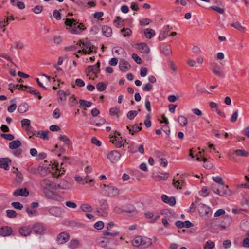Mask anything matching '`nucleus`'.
<instances>
[{"mask_svg": "<svg viewBox=\"0 0 249 249\" xmlns=\"http://www.w3.org/2000/svg\"><path fill=\"white\" fill-rule=\"evenodd\" d=\"M78 23V22L73 18H66L65 22V25L69 27L68 29L69 32L73 34H79L81 31L86 29L82 24L80 23L79 25H77Z\"/></svg>", "mask_w": 249, "mask_h": 249, "instance_id": "obj_1", "label": "nucleus"}, {"mask_svg": "<svg viewBox=\"0 0 249 249\" xmlns=\"http://www.w3.org/2000/svg\"><path fill=\"white\" fill-rule=\"evenodd\" d=\"M132 245L136 247H142V248H147L152 245V241L150 238L147 237L142 238L141 236H137L132 240Z\"/></svg>", "mask_w": 249, "mask_h": 249, "instance_id": "obj_2", "label": "nucleus"}, {"mask_svg": "<svg viewBox=\"0 0 249 249\" xmlns=\"http://www.w3.org/2000/svg\"><path fill=\"white\" fill-rule=\"evenodd\" d=\"M40 184L43 190L50 189L56 190V182H53L48 178L42 179Z\"/></svg>", "mask_w": 249, "mask_h": 249, "instance_id": "obj_3", "label": "nucleus"}, {"mask_svg": "<svg viewBox=\"0 0 249 249\" xmlns=\"http://www.w3.org/2000/svg\"><path fill=\"white\" fill-rule=\"evenodd\" d=\"M104 191L107 197H115L120 194L119 190L112 186H107V189H105Z\"/></svg>", "mask_w": 249, "mask_h": 249, "instance_id": "obj_4", "label": "nucleus"}, {"mask_svg": "<svg viewBox=\"0 0 249 249\" xmlns=\"http://www.w3.org/2000/svg\"><path fill=\"white\" fill-rule=\"evenodd\" d=\"M100 63L99 62H98L95 65L88 66L85 71V72L87 73V76H89V74L91 72H92L95 74H97L99 73L100 71Z\"/></svg>", "mask_w": 249, "mask_h": 249, "instance_id": "obj_5", "label": "nucleus"}, {"mask_svg": "<svg viewBox=\"0 0 249 249\" xmlns=\"http://www.w3.org/2000/svg\"><path fill=\"white\" fill-rule=\"evenodd\" d=\"M121 157V154L117 150L111 151L107 155V158L112 163L117 162Z\"/></svg>", "mask_w": 249, "mask_h": 249, "instance_id": "obj_6", "label": "nucleus"}, {"mask_svg": "<svg viewBox=\"0 0 249 249\" xmlns=\"http://www.w3.org/2000/svg\"><path fill=\"white\" fill-rule=\"evenodd\" d=\"M109 240L110 238H107L105 237H99L97 238L96 242L99 247L104 249H108L110 242Z\"/></svg>", "mask_w": 249, "mask_h": 249, "instance_id": "obj_7", "label": "nucleus"}, {"mask_svg": "<svg viewBox=\"0 0 249 249\" xmlns=\"http://www.w3.org/2000/svg\"><path fill=\"white\" fill-rule=\"evenodd\" d=\"M49 213L53 216L59 217L63 213V211L60 207H53L49 209Z\"/></svg>", "mask_w": 249, "mask_h": 249, "instance_id": "obj_8", "label": "nucleus"}, {"mask_svg": "<svg viewBox=\"0 0 249 249\" xmlns=\"http://www.w3.org/2000/svg\"><path fill=\"white\" fill-rule=\"evenodd\" d=\"M69 239V235L67 232H63L60 233L57 237L56 241L58 244H62L66 243Z\"/></svg>", "mask_w": 249, "mask_h": 249, "instance_id": "obj_9", "label": "nucleus"}, {"mask_svg": "<svg viewBox=\"0 0 249 249\" xmlns=\"http://www.w3.org/2000/svg\"><path fill=\"white\" fill-rule=\"evenodd\" d=\"M56 190H67L70 188V184L66 180H61L59 183L56 182Z\"/></svg>", "mask_w": 249, "mask_h": 249, "instance_id": "obj_10", "label": "nucleus"}, {"mask_svg": "<svg viewBox=\"0 0 249 249\" xmlns=\"http://www.w3.org/2000/svg\"><path fill=\"white\" fill-rule=\"evenodd\" d=\"M29 192L26 188H23L15 190L13 195L15 196H21L26 197L28 196Z\"/></svg>", "mask_w": 249, "mask_h": 249, "instance_id": "obj_11", "label": "nucleus"}, {"mask_svg": "<svg viewBox=\"0 0 249 249\" xmlns=\"http://www.w3.org/2000/svg\"><path fill=\"white\" fill-rule=\"evenodd\" d=\"M230 194V190L229 189V187L227 185H222L220 186L218 195L223 196L227 197Z\"/></svg>", "mask_w": 249, "mask_h": 249, "instance_id": "obj_12", "label": "nucleus"}, {"mask_svg": "<svg viewBox=\"0 0 249 249\" xmlns=\"http://www.w3.org/2000/svg\"><path fill=\"white\" fill-rule=\"evenodd\" d=\"M32 231V228L31 227L28 226H24L19 229V233L21 236L26 237L31 233Z\"/></svg>", "mask_w": 249, "mask_h": 249, "instance_id": "obj_13", "label": "nucleus"}, {"mask_svg": "<svg viewBox=\"0 0 249 249\" xmlns=\"http://www.w3.org/2000/svg\"><path fill=\"white\" fill-rule=\"evenodd\" d=\"M32 228L33 229L35 233L40 235L43 234L45 231L44 227L40 224H35Z\"/></svg>", "mask_w": 249, "mask_h": 249, "instance_id": "obj_14", "label": "nucleus"}, {"mask_svg": "<svg viewBox=\"0 0 249 249\" xmlns=\"http://www.w3.org/2000/svg\"><path fill=\"white\" fill-rule=\"evenodd\" d=\"M142 125V123H140L139 124V126H138L137 124H134L133 125L130 126H127L126 128L129 130V133L132 134L134 135L135 133L141 131L142 129V128L141 127V126Z\"/></svg>", "mask_w": 249, "mask_h": 249, "instance_id": "obj_15", "label": "nucleus"}, {"mask_svg": "<svg viewBox=\"0 0 249 249\" xmlns=\"http://www.w3.org/2000/svg\"><path fill=\"white\" fill-rule=\"evenodd\" d=\"M11 160L7 158H0V167L7 170L9 169V165L11 163Z\"/></svg>", "mask_w": 249, "mask_h": 249, "instance_id": "obj_16", "label": "nucleus"}, {"mask_svg": "<svg viewBox=\"0 0 249 249\" xmlns=\"http://www.w3.org/2000/svg\"><path fill=\"white\" fill-rule=\"evenodd\" d=\"M13 230L8 226L3 227L0 229V234L2 236H8L12 234Z\"/></svg>", "mask_w": 249, "mask_h": 249, "instance_id": "obj_17", "label": "nucleus"}, {"mask_svg": "<svg viewBox=\"0 0 249 249\" xmlns=\"http://www.w3.org/2000/svg\"><path fill=\"white\" fill-rule=\"evenodd\" d=\"M161 199L164 203L171 206H174L176 204V199L174 197H169L167 196L164 195L162 196Z\"/></svg>", "mask_w": 249, "mask_h": 249, "instance_id": "obj_18", "label": "nucleus"}, {"mask_svg": "<svg viewBox=\"0 0 249 249\" xmlns=\"http://www.w3.org/2000/svg\"><path fill=\"white\" fill-rule=\"evenodd\" d=\"M119 67L122 72H126L130 69L131 66L128 62L123 60L120 62Z\"/></svg>", "mask_w": 249, "mask_h": 249, "instance_id": "obj_19", "label": "nucleus"}, {"mask_svg": "<svg viewBox=\"0 0 249 249\" xmlns=\"http://www.w3.org/2000/svg\"><path fill=\"white\" fill-rule=\"evenodd\" d=\"M172 27L170 28L169 25L166 26L164 27V31H161L159 36L160 40H163L168 36V33Z\"/></svg>", "mask_w": 249, "mask_h": 249, "instance_id": "obj_20", "label": "nucleus"}, {"mask_svg": "<svg viewBox=\"0 0 249 249\" xmlns=\"http://www.w3.org/2000/svg\"><path fill=\"white\" fill-rule=\"evenodd\" d=\"M43 192L47 198L49 199H56L59 197L56 194L52 191V189L43 190Z\"/></svg>", "mask_w": 249, "mask_h": 249, "instance_id": "obj_21", "label": "nucleus"}, {"mask_svg": "<svg viewBox=\"0 0 249 249\" xmlns=\"http://www.w3.org/2000/svg\"><path fill=\"white\" fill-rule=\"evenodd\" d=\"M231 26L234 28L242 33L246 32L247 30L246 28L238 21L232 23L231 24Z\"/></svg>", "mask_w": 249, "mask_h": 249, "instance_id": "obj_22", "label": "nucleus"}, {"mask_svg": "<svg viewBox=\"0 0 249 249\" xmlns=\"http://www.w3.org/2000/svg\"><path fill=\"white\" fill-rule=\"evenodd\" d=\"M103 34L106 37H110L112 35V29L107 26L104 25L102 27Z\"/></svg>", "mask_w": 249, "mask_h": 249, "instance_id": "obj_23", "label": "nucleus"}, {"mask_svg": "<svg viewBox=\"0 0 249 249\" xmlns=\"http://www.w3.org/2000/svg\"><path fill=\"white\" fill-rule=\"evenodd\" d=\"M137 48L143 53H148L149 52L150 49L147 45L144 43H142L137 44Z\"/></svg>", "mask_w": 249, "mask_h": 249, "instance_id": "obj_24", "label": "nucleus"}, {"mask_svg": "<svg viewBox=\"0 0 249 249\" xmlns=\"http://www.w3.org/2000/svg\"><path fill=\"white\" fill-rule=\"evenodd\" d=\"M110 142L114 144L117 148H120L121 147H124L126 141L124 140V142L122 141H118L117 139H111Z\"/></svg>", "mask_w": 249, "mask_h": 249, "instance_id": "obj_25", "label": "nucleus"}, {"mask_svg": "<svg viewBox=\"0 0 249 249\" xmlns=\"http://www.w3.org/2000/svg\"><path fill=\"white\" fill-rule=\"evenodd\" d=\"M98 202L101 208V210H107L108 208L109 204L107 199L104 198L99 199Z\"/></svg>", "mask_w": 249, "mask_h": 249, "instance_id": "obj_26", "label": "nucleus"}, {"mask_svg": "<svg viewBox=\"0 0 249 249\" xmlns=\"http://www.w3.org/2000/svg\"><path fill=\"white\" fill-rule=\"evenodd\" d=\"M57 94L59 96V99L61 102L59 101V103L61 105H64V102L66 100V93L65 91L62 90H59L57 92Z\"/></svg>", "mask_w": 249, "mask_h": 249, "instance_id": "obj_27", "label": "nucleus"}, {"mask_svg": "<svg viewBox=\"0 0 249 249\" xmlns=\"http://www.w3.org/2000/svg\"><path fill=\"white\" fill-rule=\"evenodd\" d=\"M21 145V143L19 140L13 141L9 143V148L11 149H18Z\"/></svg>", "mask_w": 249, "mask_h": 249, "instance_id": "obj_28", "label": "nucleus"}, {"mask_svg": "<svg viewBox=\"0 0 249 249\" xmlns=\"http://www.w3.org/2000/svg\"><path fill=\"white\" fill-rule=\"evenodd\" d=\"M146 38L150 39L155 35V32L152 29L147 28L144 32Z\"/></svg>", "mask_w": 249, "mask_h": 249, "instance_id": "obj_29", "label": "nucleus"}, {"mask_svg": "<svg viewBox=\"0 0 249 249\" xmlns=\"http://www.w3.org/2000/svg\"><path fill=\"white\" fill-rule=\"evenodd\" d=\"M80 208L82 211L85 212H91L93 211L92 207L88 204H82Z\"/></svg>", "mask_w": 249, "mask_h": 249, "instance_id": "obj_30", "label": "nucleus"}, {"mask_svg": "<svg viewBox=\"0 0 249 249\" xmlns=\"http://www.w3.org/2000/svg\"><path fill=\"white\" fill-rule=\"evenodd\" d=\"M162 53L166 55H169L171 53V48L169 45H165L161 47Z\"/></svg>", "mask_w": 249, "mask_h": 249, "instance_id": "obj_31", "label": "nucleus"}, {"mask_svg": "<svg viewBox=\"0 0 249 249\" xmlns=\"http://www.w3.org/2000/svg\"><path fill=\"white\" fill-rule=\"evenodd\" d=\"M234 153L236 154L237 156L242 157H247L249 155V153L245 150L238 149L235 150Z\"/></svg>", "mask_w": 249, "mask_h": 249, "instance_id": "obj_32", "label": "nucleus"}, {"mask_svg": "<svg viewBox=\"0 0 249 249\" xmlns=\"http://www.w3.org/2000/svg\"><path fill=\"white\" fill-rule=\"evenodd\" d=\"M24 47V44L21 41L16 42L14 45L11 46L10 50L12 51L13 48H14L16 49H22Z\"/></svg>", "mask_w": 249, "mask_h": 249, "instance_id": "obj_33", "label": "nucleus"}, {"mask_svg": "<svg viewBox=\"0 0 249 249\" xmlns=\"http://www.w3.org/2000/svg\"><path fill=\"white\" fill-rule=\"evenodd\" d=\"M178 122L179 124L182 126H185L187 124V118L182 115H180L178 118Z\"/></svg>", "mask_w": 249, "mask_h": 249, "instance_id": "obj_34", "label": "nucleus"}, {"mask_svg": "<svg viewBox=\"0 0 249 249\" xmlns=\"http://www.w3.org/2000/svg\"><path fill=\"white\" fill-rule=\"evenodd\" d=\"M12 88H18V89L22 90V89H23V88L27 89V86H24L23 85H18V84L13 85V84H10L9 85V89H10V91L12 92H13V91L12 90Z\"/></svg>", "mask_w": 249, "mask_h": 249, "instance_id": "obj_35", "label": "nucleus"}, {"mask_svg": "<svg viewBox=\"0 0 249 249\" xmlns=\"http://www.w3.org/2000/svg\"><path fill=\"white\" fill-rule=\"evenodd\" d=\"M124 212H126L128 213H136V210L135 207L131 204L128 205V208L127 209H124Z\"/></svg>", "mask_w": 249, "mask_h": 249, "instance_id": "obj_36", "label": "nucleus"}, {"mask_svg": "<svg viewBox=\"0 0 249 249\" xmlns=\"http://www.w3.org/2000/svg\"><path fill=\"white\" fill-rule=\"evenodd\" d=\"M59 139L64 142L67 146H69L71 144L70 140L66 135H60L59 137Z\"/></svg>", "mask_w": 249, "mask_h": 249, "instance_id": "obj_37", "label": "nucleus"}, {"mask_svg": "<svg viewBox=\"0 0 249 249\" xmlns=\"http://www.w3.org/2000/svg\"><path fill=\"white\" fill-rule=\"evenodd\" d=\"M26 104H22L19 106L18 107V111L20 113H23L26 112L28 109V107Z\"/></svg>", "mask_w": 249, "mask_h": 249, "instance_id": "obj_38", "label": "nucleus"}, {"mask_svg": "<svg viewBox=\"0 0 249 249\" xmlns=\"http://www.w3.org/2000/svg\"><path fill=\"white\" fill-rule=\"evenodd\" d=\"M215 247L214 242L208 240L206 242L205 246L204 247V249H213Z\"/></svg>", "mask_w": 249, "mask_h": 249, "instance_id": "obj_39", "label": "nucleus"}, {"mask_svg": "<svg viewBox=\"0 0 249 249\" xmlns=\"http://www.w3.org/2000/svg\"><path fill=\"white\" fill-rule=\"evenodd\" d=\"M79 245V242L77 240L74 239L71 240L69 244V247L71 249L77 248Z\"/></svg>", "mask_w": 249, "mask_h": 249, "instance_id": "obj_40", "label": "nucleus"}, {"mask_svg": "<svg viewBox=\"0 0 249 249\" xmlns=\"http://www.w3.org/2000/svg\"><path fill=\"white\" fill-rule=\"evenodd\" d=\"M27 89H28V90H27V92L34 94L38 95V98L39 99H41L42 98V97L40 95L39 93L34 88H33L31 87L27 86Z\"/></svg>", "mask_w": 249, "mask_h": 249, "instance_id": "obj_41", "label": "nucleus"}, {"mask_svg": "<svg viewBox=\"0 0 249 249\" xmlns=\"http://www.w3.org/2000/svg\"><path fill=\"white\" fill-rule=\"evenodd\" d=\"M126 143L129 145L128 149L131 153H134L136 152L135 144L134 142H131L130 143L126 142Z\"/></svg>", "mask_w": 249, "mask_h": 249, "instance_id": "obj_42", "label": "nucleus"}, {"mask_svg": "<svg viewBox=\"0 0 249 249\" xmlns=\"http://www.w3.org/2000/svg\"><path fill=\"white\" fill-rule=\"evenodd\" d=\"M121 32L124 37L130 36L132 34V31L129 28H123L121 30Z\"/></svg>", "mask_w": 249, "mask_h": 249, "instance_id": "obj_43", "label": "nucleus"}, {"mask_svg": "<svg viewBox=\"0 0 249 249\" xmlns=\"http://www.w3.org/2000/svg\"><path fill=\"white\" fill-rule=\"evenodd\" d=\"M144 124L146 127H150L151 126V116L149 114L146 115V118L144 121Z\"/></svg>", "mask_w": 249, "mask_h": 249, "instance_id": "obj_44", "label": "nucleus"}, {"mask_svg": "<svg viewBox=\"0 0 249 249\" xmlns=\"http://www.w3.org/2000/svg\"><path fill=\"white\" fill-rule=\"evenodd\" d=\"M138 111L135 110H131L128 112L127 114V117L130 120H132L137 115Z\"/></svg>", "mask_w": 249, "mask_h": 249, "instance_id": "obj_45", "label": "nucleus"}, {"mask_svg": "<svg viewBox=\"0 0 249 249\" xmlns=\"http://www.w3.org/2000/svg\"><path fill=\"white\" fill-rule=\"evenodd\" d=\"M79 103L81 106L86 107H89L92 104V103L90 101H87L86 100L82 99L79 100Z\"/></svg>", "mask_w": 249, "mask_h": 249, "instance_id": "obj_46", "label": "nucleus"}, {"mask_svg": "<svg viewBox=\"0 0 249 249\" xmlns=\"http://www.w3.org/2000/svg\"><path fill=\"white\" fill-rule=\"evenodd\" d=\"M6 213L7 216L10 218H15L17 215L16 211L13 210H7Z\"/></svg>", "mask_w": 249, "mask_h": 249, "instance_id": "obj_47", "label": "nucleus"}, {"mask_svg": "<svg viewBox=\"0 0 249 249\" xmlns=\"http://www.w3.org/2000/svg\"><path fill=\"white\" fill-rule=\"evenodd\" d=\"M212 178L214 181L219 184L220 186L224 185V182L223 181L222 178L220 176L213 177Z\"/></svg>", "mask_w": 249, "mask_h": 249, "instance_id": "obj_48", "label": "nucleus"}, {"mask_svg": "<svg viewBox=\"0 0 249 249\" xmlns=\"http://www.w3.org/2000/svg\"><path fill=\"white\" fill-rule=\"evenodd\" d=\"M96 88L100 91H104L106 89V85L104 82H99L97 84Z\"/></svg>", "mask_w": 249, "mask_h": 249, "instance_id": "obj_49", "label": "nucleus"}, {"mask_svg": "<svg viewBox=\"0 0 249 249\" xmlns=\"http://www.w3.org/2000/svg\"><path fill=\"white\" fill-rule=\"evenodd\" d=\"M21 124L23 127L25 126H27V128L26 130H27L29 128V127H31L30 120L28 119H23L21 121Z\"/></svg>", "mask_w": 249, "mask_h": 249, "instance_id": "obj_50", "label": "nucleus"}, {"mask_svg": "<svg viewBox=\"0 0 249 249\" xmlns=\"http://www.w3.org/2000/svg\"><path fill=\"white\" fill-rule=\"evenodd\" d=\"M43 10V6L41 5L36 6L35 8L32 9V11L36 14L40 13Z\"/></svg>", "mask_w": 249, "mask_h": 249, "instance_id": "obj_51", "label": "nucleus"}, {"mask_svg": "<svg viewBox=\"0 0 249 249\" xmlns=\"http://www.w3.org/2000/svg\"><path fill=\"white\" fill-rule=\"evenodd\" d=\"M65 205L67 207L72 209H76L77 207V204L75 203L70 201H66Z\"/></svg>", "mask_w": 249, "mask_h": 249, "instance_id": "obj_52", "label": "nucleus"}, {"mask_svg": "<svg viewBox=\"0 0 249 249\" xmlns=\"http://www.w3.org/2000/svg\"><path fill=\"white\" fill-rule=\"evenodd\" d=\"M220 186H218L216 184H212L211 185V189L214 193L218 194Z\"/></svg>", "mask_w": 249, "mask_h": 249, "instance_id": "obj_53", "label": "nucleus"}, {"mask_svg": "<svg viewBox=\"0 0 249 249\" xmlns=\"http://www.w3.org/2000/svg\"><path fill=\"white\" fill-rule=\"evenodd\" d=\"M1 137L9 141H12L14 139V136L11 134H1Z\"/></svg>", "mask_w": 249, "mask_h": 249, "instance_id": "obj_54", "label": "nucleus"}, {"mask_svg": "<svg viewBox=\"0 0 249 249\" xmlns=\"http://www.w3.org/2000/svg\"><path fill=\"white\" fill-rule=\"evenodd\" d=\"M103 234L104 236H110L112 237H115L118 235V232H111L108 231H103Z\"/></svg>", "mask_w": 249, "mask_h": 249, "instance_id": "obj_55", "label": "nucleus"}, {"mask_svg": "<svg viewBox=\"0 0 249 249\" xmlns=\"http://www.w3.org/2000/svg\"><path fill=\"white\" fill-rule=\"evenodd\" d=\"M11 205L15 208L18 210H21L23 208V205L18 202H14L11 203Z\"/></svg>", "mask_w": 249, "mask_h": 249, "instance_id": "obj_56", "label": "nucleus"}, {"mask_svg": "<svg viewBox=\"0 0 249 249\" xmlns=\"http://www.w3.org/2000/svg\"><path fill=\"white\" fill-rule=\"evenodd\" d=\"M23 176L21 172L18 173L16 176V181L19 184L21 183L23 180Z\"/></svg>", "mask_w": 249, "mask_h": 249, "instance_id": "obj_57", "label": "nucleus"}, {"mask_svg": "<svg viewBox=\"0 0 249 249\" xmlns=\"http://www.w3.org/2000/svg\"><path fill=\"white\" fill-rule=\"evenodd\" d=\"M104 226V223L102 221H98L95 223L94 227L97 230H101Z\"/></svg>", "mask_w": 249, "mask_h": 249, "instance_id": "obj_58", "label": "nucleus"}, {"mask_svg": "<svg viewBox=\"0 0 249 249\" xmlns=\"http://www.w3.org/2000/svg\"><path fill=\"white\" fill-rule=\"evenodd\" d=\"M211 9L213 10H214L216 12H217L218 13H220V14H222L224 13V9H223V8H221L220 7H219L218 6H212L210 7Z\"/></svg>", "mask_w": 249, "mask_h": 249, "instance_id": "obj_59", "label": "nucleus"}, {"mask_svg": "<svg viewBox=\"0 0 249 249\" xmlns=\"http://www.w3.org/2000/svg\"><path fill=\"white\" fill-rule=\"evenodd\" d=\"M65 170L64 169L61 171L59 170L58 168H56V171L53 173V175L56 178H58L59 177L61 176L62 175L64 174Z\"/></svg>", "mask_w": 249, "mask_h": 249, "instance_id": "obj_60", "label": "nucleus"}, {"mask_svg": "<svg viewBox=\"0 0 249 249\" xmlns=\"http://www.w3.org/2000/svg\"><path fill=\"white\" fill-rule=\"evenodd\" d=\"M225 213V211L222 209H218L214 213V217H219L221 215H224Z\"/></svg>", "mask_w": 249, "mask_h": 249, "instance_id": "obj_61", "label": "nucleus"}, {"mask_svg": "<svg viewBox=\"0 0 249 249\" xmlns=\"http://www.w3.org/2000/svg\"><path fill=\"white\" fill-rule=\"evenodd\" d=\"M213 73L215 75H216L218 76H219V77L223 76V72L222 71H221L219 70H217L215 68H213Z\"/></svg>", "mask_w": 249, "mask_h": 249, "instance_id": "obj_62", "label": "nucleus"}, {"mask_svg": "<svg viewBox=\"0 0 249 249\" xmlns=\"http://www.w3.org/2000/svg\"><path fill=\"white\" fill-rule=\"evenodd\" d=\"M238 110H236L231 115V119H230V121L231 122H235L237 120V119L238 118Z\"/></svg>", "mask_w": 249, "mask_h": 249, "instance_id": "obj_63", "label": "nucleus"}, {"mask_svg": "<svg viewBox=\"0 0 249 249\" xmlns=\"http://www.w3.org/2000/svg\"><path fill=\"white\" fill-rule=\"evenodd\" d=\"M26 212H27L29 216H31L34 215H36L37 213V212L36 210H32L28 207H27L26 208Z\"/></svg>", "mask_w": 249, "mask_h": 249, "instance_id": "obj_64", "label": "nucleus"}]
</instances>
